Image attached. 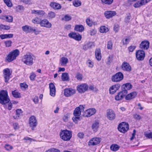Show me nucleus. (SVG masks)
I'll use <instances>...</instances> for the list:
<instances>
[{
	"label": "nucleus",
	"instance_id": "22",
	"mask_svg": "<svg viewBox=\"0 0 152 152\" xmlns=\"http://www.w3.org/2000/svg\"><path fill=\"white\" fill-rule=\"evenodd\" d=\"M22 28L23 31L26 33L32 32V31L34 30L33 29V27L28 25H25L22 26Z\"/></svg>",
	"mask_w": 152,
	"mask_h": 152
},
{
	"label": "nucleus",
	"instance_id": "11",
	"mask_svg": "<svg viewBox=\"0 0 152 152\" xmlns=\"http://www.w3.org/2000/svg\"><path fill=\"white\" fill-rule=\"evenodd\" d=\"M96 111V110L95 108H90L84 112L82 115L85 117H90L94 114Z\"/></svg>",
	"mask_w": 152,
	"mask_h": 152
},
{
	"label": "nucleus",
	"instance_id": "54",
	"mask_svg": "<svg viewBox=\"0 0 152 152\" xmlns=\"http://www.w3.org/2000/svg\"><path fill=\"white\" fill-rule=\"evenodd\" d=\"M45 152H60L59 150L55 148H52L49 149Z\"/></svg>",
	"mask_w": 152,
	"mask_h": 152
},
{
	"label": "nucleus",
	"instance_id": "35",
	"mask_svg": "<svg viewBox=\"0 0 152 152\" xmlns=\"http://www.w3.org/2000/svg\"><path fill=\"white\" fill-rule=\"evenodd\" d=\"M62 80L63 81L68 80L69 77L68 74L67 73H63L61 76Z\"/></svg>",
	"mask_w": 152,
	"mask_h": 152
},
{
	"label": "nucleus",
	"instance_id": "13",
	"mask_svg": "<svg viewBox=\"0 0 152 152\" xmlns=\"http://www.w3.org/2000/svg\"><path fill=\"white\" fill-rule=\"evenodd\" d=\"M127 91L126 90H122V91L118 93L115 96V99L117 101H119L122 99L125 96L126 94Z\"/></svg>",
	"mask_w": 152,
	"mask_h": 152
},
{
	"label": "nucleus",
	"instance_id": "16",
	"mask_svg": "<svg viewBox=\"0 0 152 152\" xmlns=\"http://www.w3.org/2000/svg\"><path fill=\"white\" fill-rule=\"evenodd\" d=\"M145 56V53L144 51L139 50L136 52V57L139 60H142Z\"/></svg>",
	"mask_w": 152,
	"mask_h": 152
},
{
	"label": "nucleus",
	"instance_id": "64",
	"mask_svg": "<svg viewBox=\"0 0 152 152\" xmlns=\"http://www.w3.org/2000/svg\"><path fill=\"white\" fill-rule=\"evenodd\" d=\"M96 33V29H92L90 32V35L91 36L94 35Z\"/></svg>",
	"mask_w": 152,
	"mask_h": 152
},
{
	"label": "nucleus",
	"instance_id": "9",
	"mask_svg": "<svg viewBox=\"0 0 152 152\" xmlns=\"http://www.w3.org/2000/svg\"><path fill=\"white\" fill-rule=\"evenodd\" d=\"M85 106V105H80L78 107H77L74 112L73 114L74 116H80L81 113H83Z\"/></svg>",
	"mask_w": 152,
	"mask_h": 152
},
{
	"label": "nucleus",
	"instance_id": "49",
	"mask_svg": "<svg viewBox=\"0 0 152 152\" xmlns=\"http://www.w3.org/2000/svg\"><path fill=\"white\" fill-rule=\"evenodd\" d=\"M4 148H5L8 151H10L13 148L12 146L8 144H6L5 145Z\"/></svg>",
	"mask_w": 152,
	"mask_h": 152
},
{
	"label": "nucleus",
	"instance_id": "45",
	"mask_svg": "<svg viewBox=\"0 0 152 152\" xmlns=\"http://www.w3.org/2000/svg\"><path fill=\"white\" fill-rule=\"evenodd\" d=\"M20 2H23L25 4H31L33 3L31 0H20Z\"/></svg>",
	"mask_w": 152,
	"mask_h": 152
},
{
	"label": "nucleus",
	"instance_id": "57",
	"mask_svg": "<svg viewBox=\"0 0 152 152\" xmlns=\"http://www.w3.org/2000/svg\"><path fill=\"white\" fill-rule=\"evenodd\" d=\"M45 14V12L43 10H39L38 12L37 13V14L39 16H43Z\"/></svg>",
	"mask_w": 152,
	"mask_h": 152
},
{
	"label": "nucleus",
	"instance_id": "12",
	"mask_svg": "<svg viewBox=\"0 0 152 152\" xmlns=\"http://www.w3.org/2000/svg\"><path fill=\"white\" fill-rule=\"evenodd\" d=\"M68 36L70 38H72L75 40L80 41L81 40L82 36L79 34L75 32H71L68 34Z\"/></svg>",
	"mask_w": 152,
	"mask_h": 152
},
{
	"label": "nucleus",
	"instance_id": "10",
	"mask_svg": "<svg viewBox=\"0 0 152 152\" xmlns=\"http://www.w3.org/2000/svg\"><path fill=\"white\" fill-rule=\"evenodd\" d=\"M88 86L87 84L84 83L78 85L77 87V88L79 92L83 93L88 90Z\"/></svg>",
	"mask_w": 152,
	"mask_h": 152
},
{
	"label": "nucleus",
	"instance_id": "8",
	"mask_svg": "<svg viewBox=\"0 0 152 152\" xmlns=\"http://www.w3.org/2000/svg\"><path fill=\"white\" fill-rule=\"evenodd\" d=\"M29 124L30 126L32 127L31 129L34 130V128L37 125V121L36 117L34 115L31 116L29 118Z\"/></svg>",
	"mask_w": 152,
	"mask_h": 152
},
{
	"label": "nucleus",
	"instance_id": "51",
	"mask_svg": "<svg viewBox=\"0 0 152 152\" xmlns=\"http://www.w3.org/2000/svg\"><path fill=\"white\" fill-rule=\"evenodd\" d=\"M87 24L89 26H91L92 25L93 22L89 18H87L86 20Z\"/></svg>",
	"mask_w": 152,
	"mask_h": 152
},
{
	"label": "nucleus",
	"instance_id": "31",
	"mask_svg": "<svg viewBox=\"0 0 152 152\" xmlns=\"http://www.w3.org/2000/svg\"><path fill=\"white\" fill-rule=\"evenodd\" d=\"M122 88L124 89L123 90H126L127 91V90H130L132 88V86L130 83H127L123 85Z\"/></svg>",
	"mask_w": 152,
	"mask_h": 152
},
{
	"label": "nucleus",
	"instance_id": "60",
	"mask_svg": "<svg viewBox=\"0 0 152 152\" xmlns=\"http://www.w3.org/2000/svg\"><path fill=\"white\" fill-rule=\"evenodd\" d=\"M12 42L11 41H7L5 42L6 46L7 47H10L11 45Z\"/></svg>",
	"mask_w": 152,
	"mask_h": 152
},
{
	"label": "nucleus",
	"instance_id": "27",
	"mask_svg": "<svg viewBox=\"0 0 152 152\" xmlns=\"http://www.w3.org/2000/svg\"><path fill=\"white\" fill-rule=\"evenodd\" d=\"M95 54L96 59L98 61L100 60L102 57L100 49L99 48L96 49L95 52Z\"/></svg>",
	"mask_w": 152,
	"mask_h": 152
},
{
	"label": "nucleus",
	"instance_id": "17",
	"mask_svg": "<svg viewBox=\"0 0 152 152\" xmlns=\"http://www.w3.org/2000/svg\"><path fill=\"white\" fill-rule=\"evenodd\" d=\"M40 26L47 28H50L52 26V24L46 19H44L40 21Z\"/></svg>",
	"mask_w": 152,
	"mask_h": 152
},
{
	"label": "nucleus",
	"instance_id": "29",
	"mask_svg": "<svg viewBox=\"0 0 152 152\" xmlns=\"http://www.w3.org/2000/svg\"><path fill=\"white\" fill-rule=\"evenodd\" d=\"M50 5L55 10H59L61 8V6L60 4L55 2H51Z\"/></svg>",
	"mask_w": 152,
	"mask_h": 152
},
{
	"label": "nucleus",
	"instance_id": "5",
	"mask_svg": "<svg viewBox=\"0 0 152 152\" xmlns=\"http://www.w3.org/2000/svg\"><path fill=\"white\" fill-rule=\"evenodd\" d=\"M124 78L123 74L121 72H118L113 75L111 77V80L114 82H118Z\"/></svg>",
	"mask_w": 152,
	"mask_h": 152
},
{
	"label": "nucleus",
	"instance_id": "7",
	"mask_svg": "<svg viewBox=\"0 0 152 152\" xmlns=\"http://www.w3.org/2000/svg\"><path fill=\"white\" fill-rule=\"evenodd\" d=\"M129 129L128 124L124 122H123L121 123L118 127V130L122 133L126 132Z\"/></svg>",
	"mask_w": 152,
	"mask_h": 152
},
{
	"label": "nucleus",
	"instance_id": "40",
	"mask_svg": "<svg viewBox=\"0 0 152 152\" xmlns=\"http://www.w3.org/2000/svg\"><path fill=\"white\" fill-rule=\"evenodd\" d=\"M73 5L76 7H77L81 5V2L78 0H75L73 2Z\"/></svg>",
	"mask_w": 152,
	"mask_h": 152
},
{
	"label": "nucleus",
	"instance_id": "1",
	"mask_svg": "<svg viewBox=\"0 0 152 152\" xmlns=\"http://www.w3.org/2000/svg\"><path fill=\"white\" fill-rule=\"evenodd\" d=\"M34 57V56L32 53H28L23 56L22 61L26 65L31 66L33 64Z\"/></svg>",
	"mask_w": 152,
	"mask_h": 152
},
{
	"label": "nucleus",
	"instance_id": "42",
	"mask_svg": "<svg viewBox=\"0 0 152 152\" xmlns=\"http://www.w3.org/2000/svg\"><path fill=\"white\" fill-rule=\"evenodd\" d=\"M72 19V17L68 15H66L62 19V20L66 21H69Z\"/></svg>",
	"mask_w": 152,
	"mask_h": 152
},
{
	"label": "nucleus",
	"instance_id": "56",
	"mask_svg": "<svg viewBox=\"0 0 152 152\" xmlns=\"http://www.w3.org/2000/svg\"><path fill=\"white\" fill-rule=\"evenodd\" d=\"M16 10L18 11L20 10H23L24 9V7L22 5H18L16 7Z\"/></svg>",
	"mask_w": 152,
	"mask_h": 152
},
{
	"label": "nucleus",
	"instance_id": "55",
	"mask_svg": "<svg viewBox=\"0 0 152 152\" xmlns=\"http://www.w3.org/2000/svg\"><path fill=\"white\" fill-rule=\"evenodd\" d=\"M151 1V0H141L140 1L141 6H142L150 2Z\"/></svg>",
	"mask_w": 152,
	"mask_h": 152
},
{
	"label": "nucleus",
	"instance_id": "3",
	"mask_svg": "<svg viewBox=\"0 0 152 152\" xmlns=\"http://www.w3.org/2000/svg\"><path fill=\"white\" fill-rule=\"evenodd\" d=\"M19 53V51L17 49L11 51L6 58V60L8 62H11L16 59Z\"/></svg>",
	"mask_w": 152,
	"mask_h": 152
},
{
	"label": "nucleus",
	"instance_id": "25",
	"mask_svg": "<svg viewBox=\"0 0 152 152\" xmlns=\"http://www.w3.org/2000/svg\"><path fill=\"white\" fill-rule=\"evenodd\" d=\"M116 14V13L114 11H107L104 13V15L107 18H110L114 16Z\"/></svg>",
	"mask_w": 152,
	"mask_h": 152
},
{
	"label": "nucleus",
	"instance_id": "21",
	"mask_svg": "<svg viewBox=\"0 0 152 152\" xmlns=\"http://www.w3.org/2000/svg\"><path fill=\"white\" fill-rule=\"evenodd\" d=\"M49 88L50 89V95L51 96L54 97L56 94V88L54 84L52 83L49 84Z\"/></svg>",
	"mask_w": 152,
	"mask_h": 152
},
{
	"label": "nucleus",
	"instance_id": "14",
	"mask_svg": "<svg viewBox=\"0 0 152 152\" xmlns=\"http://www.w3.org/2000/svg\"><path fill=\"white\" fill-rule=\"evenodd\" d=\"M101 141V138L99 137H94L91 139L88 142V145L89 146L95 145L99 144Z\"/></svg>",
	"mask_w": 152,
	"mask_h": 152
},
{
	"label": "nucleus",
	"instance_id": "4",
	"mask_svg": "<svg viewBox=\"0 0 152 152\" xmlns=\"http://www.w3.org/2000/svg\"><path fill=\"white\" fill-rule=\"evenodd\" d=\"M60 137L64 141H69L72 137V132L67 130L62 131L60 134Z\"/></svg>",
	"mask_w": 152,
	"mask_h": 152
},
{
	"label": "nucleus",
	"instance_id": "28",
	"mask_svg": "<svg viewBox=\"0 0 152 152\" xmlns=\"http://www.w3.org/2000/svg\"><path fill=\"white\" fill-rule=\"evenodd\" d=\"M74 30L77 31L82 32L84 31V27L81 25H76L74 28Z\"/></svg>",
	"mask_w": 152,
	"mask_h": 152
},
{
	"label": "nucleus",
	"instance_id": "2",
	"mask_svg": "<svg viewBox=\"0 0 152 152\" xmlns=\"http://www.w3.org/2000/svg\"><path fill=\"white\" fill-rule=\"evenodd\" d=\"M10 100L7 91L2 90L0 91V103L4 105L9 102Z\"/></svg>",
	"mask_w": 152,
	"mask_h": 152
},
{
	"label": "nucleus",
	"instance_id": "39",
	"mask_svg": "<svg viewBox=\"0 0 152 152\" xmlns=\"http://www.w3.org/2000/svg\"><path fill=\"white\" fill-rule=\"evenodd\" d=\"M40 21L39 18L38 17L35 18L32 20V22L36 24H40Z\"/></svg>",
	"mask_w": 152,
	"mask_h": 152
},
{
	"label": "nucleus",
	"instance_id": "26",
	"mask_svg": "<svg viewBox=\"0 0 152 152\" xmlns=\"http://www.w3.org/2000/svg\"><path fill=\"white\" fill-rule=\"evenodd\" d=\"M137 95V93L135 91L132 92L127 95L125 96V99L126 100H131L134 98Z\"/></svg>",
	"mask_w": 152,
	"mask_h": 152
},
{
	"label": "nucleus",
	"instance_id": "36",
	"mask_svg": "<svg viewBox=\"0 0 152 152\" xmlns=\"http://www.w3.org/2000/svg\"><path fill=\"white\" fill-rule=\"evenodd\" d=\"M56 16V14L54 12L50 11L47 15V18L49 19H51L54 18Z\"/></svg>",
	"mask_w": 152,
	"mask_h": 152
},
{
	"label": "nucleus",
	"instance_id": "19",
	"mask_svg": "<svg viewBox=\"0 0 152 152\" xmlns=\"http://www.w3.org/2000/svg\"><path fill=\"white\" fill-rule=\"evenodd\" d=\"M107 118L111 121L113 120L115 117L114 112L111 109L107 110Z\"/></svg>",
	"mask_w": 152,
	"mask_h": 152
},
{
	"label": "nucleus",
	"instance_id": "32",
	"mask_svg": "<svg viewBox=\"0 0 152 152\" xmlns=\"http://www.w3.org/2000/svg\"><path fill=\"white\" fill-rule=\"evenodd\" d=\"M12 94L13 97L15 98L21 97L20 94L19 93L18 91L16 90L12 91Z\"/></svg>",
	"mask_w": 152,
	"mask_h": 152
},
{
	"label": "nucleus",
	"instance_id": "59",
	"mask_svg": "<svg viewBox=\"0 0 152 152\" xmlns=\"http://www.w3.org/2000/svg\"><path fill=\"white\" fill-rule=\"evenodd\" d=\"M119 28V27L118 24H115L114 25L113 29L114 31L115 32H117L118 31Z\"/></svg>",
	"mask_w": 152,
	"mask_h": 152
},
{
	"label": "nucleus",
	"instance_id": "34",
	"mask_svg": "<svg viewBox=\"0 0 152 152\" xmlns=\"http://www.w3.org/2000/svg\"><path fill=\"white\" fill-rule=\"evenodd\" d=\"M120 146L116 144H113L110 147V149L114 151H118L120 148Z\"/></svg>",
	"mask_w": 152,
	"mask_h": 152
},
{
	"label": "nucleus",
	"instance_id": "53",
	"mask_svg": "<svg viewBox=\"0 0 152 152\" xmlns=\"http://www.w3.org/2000/svg\"><path fill=\"white\" fill-rule=\"evenodd\" d=\"M133 116L134 119L137 120H140L141 119V116L137 114H134L133 115Z\"/></svg>",
	"mask_w": 152,
	"mask_h": 152
},
{
	"label": "nucleus",
	"instance_id": "33",
	"mask_svg": "<svg viewBox=\"0 0 152 152\" xmlns=\"http://www.w3.org/2000/svg\"><path fill=\"white\" fill-rule=\"evenodd\" d=\"M23 111L22 110L20 109H18L16 110V116H14L13 118L15 119H18L19 118L20 116L22 114Z\"/></svg>",
	"mask_w": 152,
	"mask_h": 152
},
{
	"label": "nucleus",
	"instance_id": "37",
	"mask_svg": "<svg viewBox=\"0 0 152 152\" xmlns=\"http://www.w3.org/2000/svg\"><path fill=\"white\" fill-rule=\"evenodd\" d=\"M108 31V28L105 26H102L100 28V32L102 33H106Z\"/></svg>",
	"mask_w": 152,
	"mask_h": 152
},
{
	"label": "nucleus",
	"instance_id": "24",
	"mask_svg": "<svg viewBox=\"0 0 152 152\" xmlns=\"http://www.w3.org/2000/svg\"><path fill=\"white\" fill-rule=\"evenodd\" d=\"M68 62V59L65 57H62L59 60V64L62 66H65Z\"/></svg>",
	"mask_w": 152,
	"mask_h": 152
},
{
	"label": "nucleus",
	"instance_id": "47",
	"mask_svg": "<svg viewBox=\"0 0 152 152\" xmlns=\"http://www.w3.org/2000/svg\"><path fill=\"white\" fill-rule=\"evenodd\" d=\"M72 119L75 123L77 124L78 121L80 120V116H74L72 118Z\"/></svg>",
	"mask_w": 152,
	"mask_h": 152
},
{
	"label": "nucleus",
	"instance_id": "15",
	"mask_svg": "<svg viewBox=\"0 0 152 152\" xmlns=\"http://www.w3.org/2000/svg\"><path fill=\"white\" fill-rule=\"evenodd\" d=\"M64 91V95L66 97H69L72 96L75 93V90L71 88L65 89Z\"/></svg>",
	"mask_w": 152,
	"mask_h": 152
},
{
	"label": "nucleus",
	"instance_id": "43",
	"mask_svg": "<svg viewBox=\"0 0 152 152\" xmlns=\"http://www.w3.org/2000/svg\"><path fill=\"white\" fill-rule=\"evenodd\" d=\"M113 43L111 41H109L107 43V48L109 50H111L113 48Z\"/></svg>",
	"mask_w": 152,
	"mask_h": 152
},
{
	"label": "nucleus",
	"instance_id": "18",
	"mask_svg": "<svg viewBox=\"0 0 152 152\" xmlns=\"http://www.w3.org/2000/svg\"><path fill=\"white\" fill-rule=\"evenodd\" d=\"M121 69L124 71L130 72L131 71L132 67L127 62H124L121 65Z\"/></svg>",
	"mask_w": 152,
	"mask_h": 152
},
{
	"label": "nucleus",
	"instance_id": "58",
	"mask_svg": "<svg viewBox=\"0 0 152 152\" xmlns=\"http://www.w3.org/2000/svg\"><path fill=\"white\" fill-rule=\"evenodd\" d=\"M134 7L135 8H138L141 6L140 1H138L134 4L133 5Z\"/></svg>",
	"mask_w": 152,
	"mask_h": 152
},
{
	"label": "nucleus",
	"instance_id": "44",
	"mask_svg": "<svg viewBox=\"0 0 152 152\" xmlns=\"http://www.w3.org/2000/svg\"><path fill=\"white\" fill-rule=\"evenodd\" d=\"M103 4H110L113 2V0H101Z\"/></svg>",
	"mask_w": 152,
	"mask_h": 152
},
{
	"label": "nucleus",
	"instance_id": "23",
	"mask_svg": "<svg viewBox=\"0 0 152 152\" xmlns=\"http://www.w3.org/2000/svg\"><path fill=\"white\" fill-rule=\"evenodd\" d=\"M149 42L146 40L142 41L141 43L140 47L142 49L147 50L149 47Z\"/></svg>",
	"mask_w": 152,
	"mask_h": 152
},
{
	"label": "nucleus",
	"instance_id": "50",
	"mask_svg": "<svg viewBox=\"0 0 152 152\" xmlns=\"http://www.w3.org/2000/svg\"><path fill=\"white\" fill-rule=\"evenodd\" d=\"M87 64L89 67L92 68L94 66V63L91 60H88L87 61Z\"/></svg>",
	"mask_w": 152,
	"mask_h": 152
},
{
	"label": "nucleus",
	"instance_id": "52",
	"mask_svg": "<svg viewBox=\"0 0 152 152\" xmlns=\"http://www.w3.org/2000/svg\"><path fill=\"white\" fill-rule=\"evenodd\" d=\"M5 20L7 22H11L12 21L13 18L12 16H6Z\"/></svg>",
	"mask_w": 152,
	"mask_h": 152
},
{
	"label": "nucleus",
	"instance_id": "30",
	"mask_svg": "<svg viewBox=\"0 0 152 152\" xmlns=\"http://www.w3.org/2000/svg\"><path fill=\"white\" fill-rule=\"evenodd\" d=\"M99 127V122L97 121H95L92 125V128L94 131L96 132Z\"/></svg>",
	"mask_w": 152,
	"mask_h": 152
},
{
	"label": "nucleus",
	"instance_id": "46",
	"mask_svg": "<svg viewBox=\"0 0 152 152\" xmlns=\"http://www.w3.org/2000/svg\"><path fill=\"white\" fill-rule=\"evenodd\" d=\"M113 56V55H110L107 58V64H110L112 61Z\"/></svg>",
	"mask_w": 152,
	"mask_h": 152
},
{
	"label": "nucleus",
	"instance_id": "48",
	"mask_svg": "<svg viewBox=\"0 0 152 152\" xmlns=\"http://www.w3.org/2000/svg\"><path fill=\"white\" fill-rule=\"evenodd\" d=\"M4 1L8 7H11L12 6V4L10 0H4Z\"/></svg>",
	"mask_w": 152,
	"mask_h": 152
},
{
	"label": "nucleus",
	"instance_id": "6",
	"mask_svg": "<svg viewBox=\"0 0 152 152\" xmlns=\"http://www.w3.org/2000/svg\"><path fill=\"white\" fill-rule=\"evenodd\" d=\"M12 70L8 68H6L3 71V74L5 79V82L7 83L10 79V76L12 73Z\"/></svg>",
	"mask_w": 152,
	"mask_h": 152
},
{
	"label": "nucleus",
	"instance_id": "62",
	"mask_svg": "<svg viewBox=\"0 0 152 152\" xmlns=\"http://www.w3.org/2000/svg\"><path fill=\"white\" fill-rule=\"evenodd\" d=\"M136 46H131L128 48V49L129 51L130 52H132L135 49Z\"/></svg>",
	"mask_w": 152,
	"mask_h": 152
},
{
	"label": "nucleus",
	"instance_id": "38",
	"mask_svg": "<svg viewBox=\"0 0 152 152\" xmlns=\"http://www.w3.org/2000/svg\"><path fill=\"white\" fill-rule=\"evenodd\" d=\"M10 26L4 25L2 24H0V29L8 30L10 29Z\"/></svg>",
	"mask_w": 152,
	"mask_h": 152
},
{
	"label": "nucleus",
	"instance_id": "20",
	"mask_svg": "<svg viewBox=\"0 0 152 152\" xmlns=\"http://www.w3.org/2000/svg\"><path fill=\"white\" fill-rule=\"evenodd\" d=\"M120 86V84H117L111 86L109 88V91L110 94H114L119 89Z\"/></svg>",
	"mask_w": 152,
	"mask_h": 152
},
{
	"label": "nucleus",
	"instance_id": "61",
	"mask_svg": "<svg viewBox=\"0 0 152 152\" xmlns=\"http://www.w3.org/2000/svg\"><path fill=\"white\" fill-rule=\"evenodd\" d=\"M36 75L34 73L32 72L31 73V75L30 76V78L31 80H34L36 77Z\"/></svg>",
	"mask_w": 152,
	"mask_h": 152
},
{
	"label": "nucleus",
	"instance_id": "63",
	"mask_svg": "<svg viewBox=\"0 0 152 152\" xmlns=\"http://www.w3.org/2000/svg\"><path fill=\"white\" fill-rule=\"evenodd\" d=\"M145 136L148 138H152V132L145 134Z\"/></svg>",
	"mask_w": 152,
	"mask_h": 152
},
{
	"label": "nucleus",
	"instance_id": "41",
	"mask_svg": "<svg viewBox=\"0 0 152 152\" xmlns=\"http://www.w3.org/2000/svg\"><path fill=\"white\" fill-rule=\"evenodd\" d=\"M75 77L78 80L81 81L83 78V75L79 73H77Z\"/></svg>",
	"mask_w": 152,
	"mask_h": 152
}]
</instances>
